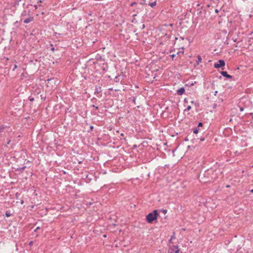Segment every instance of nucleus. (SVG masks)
<instances>
[{"mask_svg": "<svg viewBox=\"0 0 253 253\" xmlns=\"http://www.w3.org/2000/svg\"><path fill=\"white\" fill-rule=\"evenodd\" d=\"M40 229V227H38L36 228V229L34 230L35 232H37Z\"/></svg>", "mask_w": 253, "mask_h": 253, "instance_id": "obj_18", "label": "nucleus"}, {"mask_svg": "<svg viewBox=\"0 0 253 253\" xmlns=\"http://www.w3.org/2000/svg\"><path fill=\"white\" fill-rule=\"evenodd\" d=\"M17 66L16 64L14 65V68L13 69V70H14L16 68H17Z\"/></svg>", "mask_w": 253, "mask_h": 253, "instance_id": "obj_26", "label": "nucleus"}, {"mask_svg": "<svg viewBox=\"0 0 253 253\" xmlns=\"http://www.w3.org/2000/svg\"><path fill=\"white\" fill-rule=\"evenodd\" d=\"M244 107L240 106V111H243L244 110Z\"/></svg>", "mask_w": 253, "mask_h": 253, "instance_id": "obj_23", "label": "nucleus"}, {"mask_svg": "<svg viewBox=\"0 0 253 253\" xmlns=\"http://www.w3.org/2000/svg\"><path fill=\"white\" fill-rule=\"evenodd\" d=\"M244 99V98H242V99H240V103H241V102H243Z\"/></svg>", "mask_w": 253, "mask_h": 253, "instance_id": "obj_29", "label": "nucleus"}, {"mask_svg": "<svg viewBox=\"0 0 253 253\" xmlns=\"http://www.w3.org/2000/svg\"><path fill=\"white\" fill-rule=\"evenodd\" d=\"M184 101L187 102V100H186V99H184Z\"/></svg>", "mask_w": 253, "mask_h": 253, "instance_id": "obj_41", "label": "nucleus"}, {"mask_svg": "<svg viewBox=\"0 0 253 253\" xmlns=\"http://www.w3.org/2000/svg\"><path fill=\"white\" fill-rule=\"evenodd\" d=\"M5 127L4 126H0V134H1L3 132V130L5 129Z\"/></svg>", "mask_w": 253, "mask_h": 253, "instance_id": "obj_10", "label": "nucleus"}, {"mask_svg": "<svg viewBox=\"0 0 253 253\" xmlns=\"http://www.w3.org/2000/svg\"><path fill=\"white\" fill-rule=\"evenodd\" d=\"M26 167H23L22 168H20L19 169L20 170H24L25 169Z\"/></svg>", "mask_w": 253, "mask_h": 253, "instance_id": "obj_24", "label": "nucleus"}, {"mask_svg": "<svg viewBox=\"0 0 253 253\" xmlns=\"http://www.w3.org/2000/svg\"><path fill=\"white\" fill-rule=\"evenodd\" d=\"M33 241H30L29 244V245L30 246H32L33 245Z\"/></svg>", "mask_w": 253, "mask_h": 253, "instance_id": "obj_22", "label": "nucleus"}, {"mask_svg": "<svg viewBox=\"0 0 253 253\" xmlns=\"http://www.w3.org/2000/svg\"><path fill=\"white\" fill-rule=\"evenodd\" d=\"M218 11H218V9H215V12L216 13H218Z\"/></svg>", "mask_w": 253, "mask_h": 253, "instance_id": "obj_33", "label": "nucleus"}, {"mask_svg": "<svg viewBox=\"0 0 253 253\" xmlns=\"http://www.w3.org/2000/svg\"><path fill=\"white\" fill-rule=\"evenodd\" d=\"M39 2L41 3L42 1V0H40Z\"/></svg>", "mask_w": 253, "mask_h": 253, "instance_id": "obj_42", "label": "nucleus"}, {"mask_svg": "<svg viewBox=\"0 0 253 253\" xmlns=\"http://www.w3.org/2000/svg\"><path fill=\"white\" fill-rule=\"evenodd\" d=\"M225 64V63L223 60H219L218 61V63L214 64V67L215 68L218 69L219 68L224 66Z\"/></svg>", "mask_w": 253, "mask_h": 253, "instance_id": "obj_4", "label": "nucleus"}, {"mask_svg": "<svg viewBox=\"0 0 253 253\" xmlns=\"http://www.w3.org/2000/svg\"><path fill=\"white\" fill-rule=\"evenodd\" d=\"M163 212L166 213L167 212V211L166 210H164Z\"/></svg>", "mask_w": 253, "mask_h": 253, "instance_id": "obj_32", "label": "nucleus"}, {"mask_svg": "<svg viewBox=\"0 0 253 253\" xmlns=\"http://www.w3.org/2000/svg\"><path fill=\"white\" fill-rule=\"evenodd\" d=\"M148 5L151 7H153L156 5V1H155L153 2H150L148 4Z\"/></svg>", "mask_w": 253, "mask_h": 253, "instance_id": "obj_9", "label": "nucleus"}, {"mask_svg": "<svg viewBox=\"0 0 253 253\" xmlns=\"http://www.w3.org/2000/svg\"><path fill=\"white\" fill-rule=\"evenodd\" d=\"M198 131H199V129L197 128H196V129H195L194 130V131H193V132H194V133L197 134V133H198Z\"/></svg>", "mask_w": 253, "mask_h": 253, "instance_id": "obj_16", "label": "nucleus"}, {"mask_svg": "<svg viewBox=\"0 0 253 253\" xmlns=\"http://www.w3.org/2000/svg\"><path fill=\"white\" fill-rule=\"evenodd\" d=\"M51 79H48L47 81L48 82V83H49V81H51Z\"/></svg>", "mask_w": 253, "mask_h": 253, "instance_id": "obj_34", "label": "nucleus"}, {"mask_svg": "<svg viewBox=\"0 0 253 253\" xmlns=\"http://www.w3.org/2000/svg\"><path fill=\"white\" fill-rule=\"evenodd\" d=\"M246 145H247V144H246V143H245V144H242V146H246Z\"/></svg>", "mask_w": 253, "mask_h": 253, "instance_id": "obj_35", "label": "nucleus"}, {"mask_svg": "<svg viewBox=\"0 0 253 253\" xmlns=\"http://www.w3.org/2000/svg\"><path fill=\"white\" fill-rule=\"evenodd\" d=\"M90 129L91 130H92L93 129V126H90Z\"/></svg>", "mask_w": 253, "mask_h": 253, "instance_id": "obj_27", "label": "nucleus"}, {"mask_svg": "<svg viewBox=\"0 0 253 253\" xmlns=\"http://www.w3.org/2000/svg\"><path fill=\"white\" fill-rule=\"evenodd\" d=\"M24 5V4H23ZM37 9V5L29 4L26 7L24 6V10L21 15V21L28 24L34 21V11Z\"/></svg>", "mask_w": 253, "mask_h": 253, "instance_id": "obj_1", "label": "nucleus"}, {"mask_svg": "<svg viewBox=\"0 0 253 253\" xmlns=\"http://www.w3.org/2000/svg\"><path fill=\"white\" fill-rule=\"evenodd\" d=\"M216 171L215 170V171H214V172H215V173H214V172H213V171H212V170H211V171H210V170H209V171H207V172L205 173V175H207V174H210L211 173V172H212L211 174H212V175H211V179H210V180H208V181H210L214 180H215V178H215V177H213V176L214 175H215V174H216V173H217Z\"/></svg>", "mask_w": 253, "mask_h": 253, "instance_id": "obj_5", "label": "nucleus"}, {"mask_svg": "<svg viewBox=\"0 0 253 253\" xmlns=\"http://www.w3.org/2000/svg\"><path fill=\"white\" fill-rule=\"evenodd\" d=\"M191 106H187V108H186V109H185V110H184V111H189V110H191Z\"/></svg>", "mask_w": 253, "mask_h": 253, "instance_id": "obj_13", "label": "nucleus"}, {"mask_svg": "<svg viewBox=\"0 0 253 253\" xmlns=\"http://www.w3.org/2000/svg\"><path fill=\"white\" fill-rule=\"evenodd\" d=\"M202 126H203V124H202V123H201V122H200V123H199V124H198V127Z\"/></svg>", "mask_w": 253, "mask_h": 253, "instance_id": "obj_19", "label": "nucleus"}, {"mask_svg": "<svg viewBox=\"0 0 253 253\" xmlns=\"http://www.w3.org/2000/svg\"><path fill=\"white\" fill-rule=\"evenodd\" d=\"M185 92V89L184 87H181L177 90V93L179 95H182Z\"/></svg>", "mask_w": 253, "mask_h": 253, "instance_id": "obj_7", "label": "nucleus"}, {"mask_svg": "<svg viewBox=\"0 0 253 253\" xmlns=\"http://www.w3.org/2000/svg\"><path fill=\"white\" fill-rule=\"evenodd\" d=\"M197 58H198V60L196 61V64H197V65H199V63L200 62H201V61H202V58H201V56H200V55H198L197 56Z\"/></svg>", "mask_w": 253, "mask_h": 253, "instance_id": "obj_8", "label": "nucleus"}, {"mask_svg": "<svg viewBox=\"0 0 253 253\" xmlns=\"http://www.w3.org/2000/svg\"><path fill=\"white\" fill-rule=\"evenodd\" d=\"M174 236H172L170 238V240H171L172 239L174 238Z\"/></svg>", "mask_w": 253, "mask_h": 253, "instance_id": "obj_30", "label": "nucleus"}, {"mask_svg": "<svg viewBox=\"0 0 253 253\" xmlns=\"http://www.w3.org/2000/svg\"><path fill=\"white\" fill-rule=\"evenodd\" d=\"M158 216V212L157 210L153 211L146 216V221L148 223H151L156 220Z\"/></svg>", "mask_w": 253, "mask_h": 253, "instance_id": "obj_2", "label": "nucleus"}, {"mask_svg": "<svg viewBox=\"0 0 253 253\" xmlns=\"http://www.w3.org/2000/svg\"><path fill=\"white\" fill-rule=\"evenodd\" d=\"M135 3V2H133L131 4V6H133Z\"/></svg>", "mask_w": 253, "mask_h": 253, "instance_id": "obj_36", "label": "nucleus"}, {"mask_svg": "<svg viewBox=\"0 0 253 253\" xmlns=\"http://www.w3.org/2000/svg\"><path fill=\"white\" fill-rule=\"evenodd\" d=\"M170 56L172 59H173V58H174V57H175V54H171V55H170Z\"/></svg>", "mask_w": 253, "mask_h": 253, "instance_id": "obj_21", "label": "nucleus"}, {"mask_svg": "<svg viewBox=\"0 0 253 253\" xmlns=\"http://www.w3.org/2000/svg\"><path fill=\"white\" fill-rule=\"evenodd\" d=\"M141 1L140 2V4H141V5H145V4H146L145 1H146V0H141Z\"/></svg>", "mask_w": 253, "mask_h": 253, "instance_id": "obj_12", "label": "nucleus"}, {"mask_svg": "<svg viewBox=\"0 0 253 253\" xmlns=\"http://www.w3.org/2000/svg\"><path fill=\"white\" fill-rule=\"evenodd\" d=\"M92 107H94V108H95L96 110H98V109H99V108H98V106H95V105H92Z\"/></svg>", "mask_w": 253, "mask_h": 253, "instance_id": "obj_20", "label": "nucleus"}, {"mask_svg": "<svg viewBox=\"0 0 253 253\" xmlns=\"http://www.w3.org/2000/svg\"><path fill=\"white\" fill-rule=\"evenodd\" d=\"M179 249L177 246H170L168 251V253H179Z\"/></svg>", "mask_w": 253, "mask_h": 253, "instance_id": "obj_3", "label": "nucleus"}, {"mask_svg": "<svg viewBox=\"0 0 253 253\" xmlns=\"http://www.w3.org/2000/svg\"><path fill=\"white\" fill-rule=\"evenodd\" d=\"M21 0H16L15 1V5H17V4H19V2Z\"/></svg>", "mask_w": 253, "mask_h": 253, "instance_id": "obj_17", "label": "nucleus"}, {"mask_svg": "<svg viewBox=\"0 0 253 253\" xmlns=\"http://www.w3.org/2000/svg\"><path fill=\"white\" fill-rule=\"evenodd\" d=\"M251 191V192L253 193V189H252Z\"/></svg>", "mask_w": 253, "mask_h": 253, "instance_id": "obj_38", "label": "nucleus"}, {"mask_svg": "<svg viewBox=\"0 0 253 253\" xmlns=\"http://www.w3.org/2000/svg\"><path fill=\"white\" fill-rule=\"evenodd\" d=\"M121 135V136H123V135H124V134H123V133H122Z\"/></svg>", "mask_w": 253, "mask_h": 253, "instance_id": "obj_40", "label": "nucleus"}, {"mask_svg": "<svg viewBox=\"0 0 253 253\" xmlns=\"http://www.w3.org/2000/svg\"><path fill=\"white\" fill-rule=\"evenodd\" d=\"M144 27H145L144 25H143V28H144Z\"/></svg>", "mask_w": 253, "mask_h": 253, "instance_id": "obj_39", "label": "nucleus"}, {"mask_svg": "<svg viewBox=\"0 0 253 253\" xmlns=\"http://www.w3.org/2000/svg\"><path fill=\"white\" fill-rule=\"evenodd\" d=\"M10 141H11V140H10V139H9V140H8V141H7V144H6V145L9 144L10 143Z\"/></svg>", "mask_w": 253, "mask_h": 253, "instance_id": "obj_28", "label": "nucleus"}, {"mask_svg": "<svg viewBox=\"0 0 253 253\" xmlns=\"http://www.w3.org/2000/svg\"><path fill=\"white\" fill-rule=\"evenodd\" d=\"M221 74L223 77H226L228 79L232 78V76L228 74L226 71H222L221 72Z\"/></svg>", "mask_w": 253, "mask_h": 253, "instance_id": "obj_6", "label": "nucleus"}, {"mask_svg": "<svg viewBox=\"0 0 253 253\" xmlns=\"http://www.w3.org/2000/svg\"><path fill=\"white\" fill-rule=\"evenodd\" d=\"M135 99L133 98V102H134V103H135Z\"/></svg>", "mask_w": 253, "mask_h": 253, "instance_id": "obj_37", "label": "nucleus"}, {"mask_svg": "<svg viewBox=\"0 0 253 253\" xmlns=\"http://www.w3.org/2000/svg\"><path fill=\"white\" fill-rule=\"evenodd\" d=\"M101 92V88H100V87H99V88H97L96 89V90H95V93H99V92Z\"/></svg>", "mask_w": 253, "mask_h": 253, "instance_id": "obj_11", "label": "nucleus"}, {"mask_svg": "<svg viewBox=\"0 0 253 253\" xmlns=\"http://www.w3.org/2000/svg\"><path fill=\"white\" fill-rule=\"evenodd\" d=\"M5 215L7 217H9L11 216V213L9 212L6 211L5 213Z\"/></svg>", "mask_w": 253, "mask_h": 253, "instance_id": "obj_14", "label": "nucleus"}, {"mask_svg": "<svg viewBox=\"0 0 253 253\" xmlns=\"http://www.w3.org/2000/svg\"><path fill=\"white\" fill-rule=\"evenodd\" d=\"M205 138L204 137H203V138H200V140L201 141H204L205 140Z\"/></svg>", "mask_w": 253, "mask_h": 253, "instance_id": "obj_25", "label": "nucleus"}, {"mask_svg": "<svg viewBox=\"0 0 253 253\" xmlns=\"http://www.w3.org/2000/svg\"><path fill=\"white\" fill-rule=\"evenodd\" d=\"M29 100L31 101V102H33L34 100V97H32L31 96H30L29 98Z\"/></svg>", "mask_w": 253, "mask_h": 253, "instance_id": "obj_15", "label": "nucleus"}, {"mask_svg": "<svg viewBox=\"0 0 253 253\" xmlns=\"http://www.w3.org/2000/svg\"><path fill=\"white\" fill-rule=\"evenodd\" d=\"M51 50L52 51H54V50H55V49H54V47H52V48H51Z\"/></svg>", "mask_w": 253, "mask_h": 253, "instance_id": "obj_31", "label": "nucleus"}]
</instances>
